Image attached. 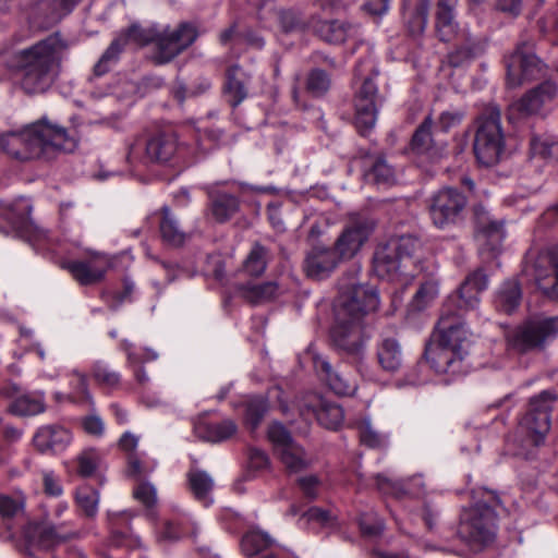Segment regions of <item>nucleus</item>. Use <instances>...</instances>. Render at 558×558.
Instances as JSON below:
<instances>
[{
  "label": "nucleus",
  "mask_w": 558,
  "mask_h": 558,
  "mask_svg": "<svg viewBox=\"0 0 558 558\" xmlns=\"http://www.w3.org/2000/svg\"><path fill=\"white\" fill-rule=\"evenodd\" d=\"M101 461L99 452L94 449L83 450L75 459L76 473L81 477H90L95 474Z\"/></svg>",
  "instance_id": "50"
},
{
  "label": "nucleus",
  "mask_w": 558,
  "mask_h": 558,
  "mask_svg": "<svg viewBox=\"0 0 558 558\" xmlns=\"http://www.w3.org/2000/svg\"><path fill=\"white\" fill-rule=\"evenodd\" d=\"M438 292L437 281L427 280L421 283L410 302V308L417 312L425 310L438 296Z\"/></svg>",
  "instance_id": "49"
},
{
  "label": "nucleus",
  "mask_w": 558,
  "mask_h": 558,
  "mask_svg": "<svg viewBox=\"0 0 558 558\" xmlns=\"http://www.w3.org/2000/svg\"><path fill=\"white\" fill-rule=\"evenodd\" d=\"M300 414L305 420L315 418L322 426L328 429H337L341 426L344 413L342 408L317 393L306 395L299 404Z\"/></svg>",
  "instance_id": "16"
},
{
  "label": "nucleus",
  "mask_w": 558,
  "mask_h": 558,
  "mask_svg": "<svg viewBox=\"0 0 558 558\" xmlns=\"http://www.w3.org/2000/svg\"><path fill=\"white\" fill-rule=\"evenodd\" d=\"M330 87L329 75L320 70L315 69L310 72L306 81V89L315 97L323 96Z\"/></svg>",
  "instance_id": "58"
},
{
  "label": "nucleus",
  "mask_w": 558,
  "mask_h": 558,
  "mask_svg": "<svg viewBox=\"0 0 558 558\" xmlns=\"http://www.w3.org/2000/svg\"><path fill=\"white\" fill-rule=\"evenodd\" d=\"M160 214L161 218L159 222V230L162 241L173 247L183 245L189 235L180 226L177 217L167 206L161 208Z\"/></svg>",
  "instance_id": "37"
},
{
  "label": "nucleus",
  "mask_w": 558,
  "mask_h": 558,
  "mask_svg": "<svg viewBox=\"0 0 558 558\" xmlns=\"http://www.w3.org/2000/svg\"><path fill=\"white\" fill-rule=\"evenodd\" d=\"M125 45L135 44L136 46L144 47L149 44L156 46L158 36V26L153 25L149 27H143L138 23H132L126 29L120 34Z\"/></svg>",
  "instance_id": "42"
},
{
  "label": "nucleus",
  "mask_w": 558,
  "mask_h": 558,
  "mask_svg": "<svg viewBox=\"0 0 558 558\" xmlns=\"http://www.w3.org/2000/svg\"><path fill=\"white\" fill-rule=\"evenodd\" d=\"M186 477L189 488L193 496L205 505L209 504L211 501L209 496L214 488V480L211 476L203 470L191 469Z\"/></svg>",
  "instance_id": "40"
},
{
  "label": "nucleus",
  "mask_w": 558,
  "mask_h": 558,
  "mask_svg": "<svg viewBox=\"0 0 558 558\" xmlns=\"http://www.w3.org/2000/svg\"><path fill=\"white\" fill-rule=\"evenodd\" d=\"M557 89V85L553 81L541 83L510 106L509 118L519 119L538 113L546 102L556 97Z\"/></svg>",
  "instance_id": "21"
},
{
  "label": "nucleus",
  "mask_w": 558,
  "mask_h": 558,
  "mask_svg": "<svg viewBox=\"0 0 558 558\" xmlns=\"http://www.w3.org/2000/svg\"><path fill=\"white\" fill-rule=\"evenodd\" d=\"M343 29H344V21L332 20L325 21L319 24L317 27V34L322 39L328 41L330 44H343Z\"/></svg>",
  "instance_id": "54"
},
{
  "label": "nucleus",
  "mask_w": 558,
  "mask_h": 558,
  "mask_svg": "<svg viewBox=\"0 0 558 558\" xmlns=\"http://www.w3.org/2000/svg\"><path fill=\"white\" fill-rule=\"evenodd\" d=\"M377 360L380 367L390 373L397 372L403 362L402 349L395 338H383L377 344Z\"/></svg>",
  "instance_id": "36"
},
{
  "label": "nucleus",
  "mask_w": 558,
  "mask_h": 558,
  "mask_svg": "<svg viewBox=\"0 0 558 558\" xmlns=\"http://www.w3.org/2000/svg\"><path fill=\"white\" fill-rule=\"evenodd\" d=\"M314 368L322 380L339 396L350 395L354 390V386L344 378L339 372L332 368L330 363L323 356L314 357Z\"/></svg>",
  "instance_id": "34"
},
{
  "label": "nucleus",
  "mask_w": 558,
  "mask_h": 558,
  "mask_svg": "<svg viewBox=\"0 0 558 558\" xmlns=\"http://www.w3.org/2000/svg\"><path fill=\"white\" fill-rule=\"evenodd\" d=\"M530 154L545 160H558V138L551 134H532Z\"/></svg>",
  "instance_id": "41"
},
{
  "label": "nucleus",
  "mask_w": 558,
  "mask_h": 558,
  "mask_svg": "<svg viewBox=\"0 0 558 558\" xmlns=\"http://www.w3.org/2000/svg\"><path fill=\"white\" fill-rule=\"evenodd\" d=\"M197 38V31L194 25L187 22L180 23L177 27H158L156 47L150 57L155 65H165L174 60L194 44Z\"/></svg>",
  "instance_id": "12"
},
{
  "label": "nucleus",
  "mask_w": 558,
  "mask_h": 558,
  "mask_svg": "<svg viewBox=\"0 0 558 558\" xmlns=\"http://www.w3.org/2000/svg\"><path fill=\"white\" fill-rule=\"evenodd\" d=\"M267 436L274 445L276 452L282 450V448L288 447V445L295 442L292 439L290 432L281 423L278 422H274L269 425Z\"/></svg>",
  "instance_id": "59"
},
{
  "label": "nucleus",
  "mask_w": 558,
  "mask_h": 558,
  "mask_svg": "<svg viewBox=\"0 0 558 558\" xmlns=\"http://www.w3.org/2000/svg\"><path fill=\"white\" fill-rule=\"evenodd\" d=\"M238 430L234 421L227 418L221 422L198 420L194 424L195 435L206 441L221 442L231 438Z\"/></svg>",
  "instance_id": "32"
},
{
  "label": "nucleus",
  "mask_w": 558,
  "mask_h": 558,
  "mask_svg": "<svg viewBox=\"0 0 558 558\" xmlns=\"http://www.w3.org/2000/svg\"><path fill=\"white\" fill-rule=\"evenodd\" d=\"M378 305L379 298L375 287L360 282L354 276L342 278L341 293L335 306V313L344 310L350 318L369 322V315L378 308Z\"/></svg>",
  "instance_id": "8"
},
{
  "label": "nucleus",
  "mask_w": 558,
  "mask_h": 558,
  "mask_svg": "<svg viewBox=\"0 0 558 558\" xmlns=\"http://www.w3.org/2000/svg\"><path fill=\"white\" fill-rule=\"evenodd\" d=\"M359 525L362 534L371 537L380 535L385 527L383 520L373 512L361 514Z\"/></svg>",
  "instance_id": "61"
},
{
  "label": "nucleus",
  "mask_w": 558,
  "mask_h": 558,
  "mask_svg": "<svg viewBox=\"0 0 558 558\" xmlns=\"http://www.w3.org/2000/svg\"><path fill=\"white\" fill-rule=\"evenodd\" d=\"M420 248V241L413 235H402L379 245L375 251L374 271L379 278L403 281L414 264L413 255Z\"/></svg>",
  "instance_id": "3"
},
{
  "label": "nucleus",
  "mask_w": 558,
  "mask_h": 558,
  "mask_svg": "<svg viewBox=\"0 0 558 558\" xmlns=\"http://www.w3.org/2000/svg\"><path fill=\"white\" fill-rule=\"evenodd\" d=\"M248 76L238 65L229 66L226 71L223 94L231 107L239 106L248 94Z\"/></svg>",
  "instance_id": "31"
},
{
  "label": "nucleus",
  "mask_w": 558,
  "mask_h": 558,
  "mask_svg": "<svg viewBox=\"0 0 558 558\" xmlns=\"http://www.w3.org/2000/svg\"><path fill=\"white\" fill-rule=\"evenodd\" d=\"M488 287V276L483 269L471 272L454 294L445 302L437 327L439 338L437 341L453 347L465 354L468 331L461 317L469 311L475 310L480 304V294Z\"/></svg>",
  "instance_id": "2"
},
{
  "label": "nucleus",
  "mask_w": 558,
  "mask_h": 558,
  "mask_svg": "<svg viewBox=\"0 0 558 558\" xmlns=\"http://www.w3.org/2000/svg\"><path fill=\"white\" fill-rule=\"evenodd\" d=\"M505 149L501 113L496 105L486 106L476 119L473 151L486 167L496 165Z\"/></svg>",
  "instance_id": "4"
},
{
  "label": "nucleus",
  "mask_w": 558,
  "mask_h": 558,
  "mask_svg": "<svg viewBox=\"0 0 558 558\" xmlns=\"http://www.w3.org/2000/svg\"><path fill=\"white\" fill-rule=\"evenodd\" d=\"M454 12H436V32L441 41H449L457 34Z\"/></svg>",
  "instance_id": "57"
},
{
  "label": "nucleus",
  "mask_w": 558,
  "mask_h": 558,
  "mask_svg": "<svg viewBox=\"0 0 558 558\" xmlns=\"http://www.w3.org/2000/svg\"><path fill=\"white\" fill-rule=\"evenodd\" d=\"M434 121L427 116L412 135L411 148L417 155H423L432 161H438L446 156V144L434 138L432 129Z\"/></svg>",
  "instance_id": "25"
},
{
  "label": "nucleus",
  "mask_w": 558,
  "mask_h": 558,
  "mask_svg": "<svg viewBox=\"0 0 558 558\" xmlns=\"http://www.w3.org/2000/svg\"><path fill=\"white\" fill-rule=\"evenodd\" d=\"M364 177L368 183L379 186H390L396 183L395 168L383 155L366 154L364 157Z\"/></svg>",
  "instance_id": "29"
},
{
  "label": "nucleus",
  "mask_w": 558,
  "mask_h": 558,
  "mask_svg": "<svg viewBox=\"0 0 558 558\" xmlns=\"http://www.w3.org/2000/svg\"><path fill=\"white\" fill-rule=\"evenodd\" d=\"M278 21L282 32L299 33L308 27V22L304 14L295 9L278 11Z\"/></svg>",
  "instance_id": "48"
},
{
  "label": "nucleus",
  "mask_w": 558,
  "mask_h": 558,
  "mask_svg": "<svg viewBox=\"0 0 558 558\" xmlns=\"http://www.w3.org/2000/svg\"><path fill=\"white\" fill-rule=\"evenodd\" d=\"M468 197L456 187H442L426 199L432 223L440 230L458 226L464 220Z\"/></svg>",
  "instance_id": "9"
},
{
  "label": "nucleus",
  "mask_w": 558,
  "mask_h": 558,
  "mask_svg": "<svg viewBox=\"0 0 558 558\" xmlns=\"http://www.w3.org/2000/svg\"><path fill=\"white\" fill-rule=\"evenodd\" d=\"M272 544L274 539L267 533L251 530L242 537L241 548L245 556L252 557L270 548Z\"/></svg>",
  "instance_id": "47"
},
{
  "label": "nucleus",
  "mask_w": 558,
  "mask_h": 558,
  "mask_svg": "<svg viewBox=\"0 0 558 558\" xmlns=\"http://www.w3.org/2000/svg\"><path fill=\"white\" fill-rule=\"evenodd\" d=\"M496 514L490 506L477 504L462 515L458 535L472 548H481L495 537Z\"/></svg>",
  "instance_id": "11"
},
{
  "label": "nucleus",
  "mask_w": 558,
  "mask_h": 558,
  "mask_svg": "<svg viewBox=\"0 0 558 558\" xmlns=\"http://www.w3.org/2000/svg\"><path fill=\"white\" fill-rule=\"evenodd\" d=\"M430 3L432 0H417L413 14L408 22L411 34L420 35L425 31L429 16Z\"/></svg>",
  "instance_id": "53"
},
{
  "label": "nucleus",
  "mask_w": 558,
  "mask_h": 558,
  "mask_svg": "<svg viewBox=\"0 0 558 558\" xmlns=\"http://www.w3.org/2000/svg\"><path fill=\"white\" fill-rule=\"evenodd\" d=\"M0 396L12 399L8 411L16 416H34L46 411L43 391H22L14 383H5L0 387Z\"/></svg>",
  "instance_id": "18"
},
{
  "label": "nucleus",
  "mask_w": 558,
  "mask_h": 558,
  "mask_svg": "<svg viewBox=\"0 0 558 558\" xmlns=\"http://www.w3.org/2000/svg\"><path fill=\"white\" fill-rule=\"evenodd\" d=\"M522 291L519 282L513 279L506 280L496 291L494 305L498 312L513 313L520 305Z\"/></svg>",
  "instance_id": "38"
},
{
  "label": "nucleus",
  "mask_w": 558,
  "mask_h": 558,
  "mask_svg": "<svg viewBox=\"0 0 558 558\" xmlns=\"http://www.w3.org/2000/svg\"><path fill=\"white\" fill-rule=\"evenodd\" d=\"M485 50L484 43L469 33L462 34L461 41L447 56L448 63L453 66H462L481 56Z\"/></svg>",
  "instance_id": "33"
},
{
  "label": "nucleus",
  "mask_w": 558,
  "mask_h": 558,
  "mask_svg": "<svg viewBox=\"0 0 558 558\" xmlns=\"http://www.w3.org/2000/svg\"><path fill=\"white\" fill-rule=\"evenodd\" d=\"M76 502L87 517H95L98 510L99 495L92 487H81L76 492Z\"/></svg>",
  "instance_id": "55"
},
{
  "label": "nucleus",
  "mask_w": 558,
  "mask_h": 558,
  "mask_svg": "<svg viewBox=\"0 0 558 558\" xmlns=\"http://www.w3.org/2000/svg\"><path fill=\"white\" fill-rule=\"evenodd\" d=\"M125 46L126 45L120 35L114 38L102 53L99 61L95 64L94 73L97 76H101L107 73L109 71V63L118 60L119 54L122 52Z\"/></svg>",
  "instance_id": "52"
},
{
  "label": "nucleus",
  "mask_w": 558,
  "mask_h": 558,
  "mask_svg": "<svg viewBox=\"0 0 558 558\" xmlns=\"http://www.w3.org/2000/svg\"><path fill=\"white\" fill-rule=\"evenodd\" d=\"M332 344L348 355L359 356L371 338V323L350 318L342 310L335 313V323L330 330Z\"/></svg>",
  "instance_id": "10"
},
{
  "label": "nucleus",
  "mask_w": 558,
  "mask_h": 558,
  "mask_svg": "<svg viewBox=\"0 0 558 558\" xmlns=\"http://www.w3.org/2000/svg\"><path fill=\"white\" fill-rule=\"evenodd\" d=\"M93 377L98 385L107 389H116L121 379L119 373L100 362L93 366Z\"/></svg>",
  "instance_id": "56"
},
{
  "label": "nucleus",
  "mask_w": 558,
  "mask_h": 558,
  "mask_svg": "<svg viewBox=\"0 0 558 558\" xmlns=\"http://www.w3.org/2000/svg\"><path fill=\"white\" fill-rule=\"evenodd\" d=\"M476 228L488 239L500 243L505 236L504 223L501 221L490 220L485 208L476 205L473 208Z\"/></svg>",
  "instance_id": "45"
},
{
  "label": "nucleus",
  "mask_w": 558,
  "mask_h": 558,
  "mask_svg": "<svg viewBox=\"0 0 558 558\" xmlns=\"http://www.w3.org/2000/svg\"><path fill=\"white\" fill-rule=\"evenodd\" d=\"M537 287L550 299L558 301V251L537 260L535 266Z\"/></svg>",
  "instance_id": "28"
},
{
  "label": "nucleus",
  "mask_w": 558,
  "mask_h": 558,
  "mask_svg": "<svg viewBox=\"0 0 558 558\" xmlns=\"http://www.w3.org/2000/svg\"><path fill=\"white\" fill-rule=\"evenodd\" d=\"M70 45L60 32L0 59V82L14 76L27 95L48 90L58 77Z\"/></svg>",
  "instance_id": "1"
},
{
  "label": "nucleus",
  "mask_w": 558,
  "mask_h": 558,
  "mask_svg": "<svg viewBox=\"0 0 558 558\" xmlns=\"http://www.w3.org/2000/svg\"><path fill=\"white\" fill-rule=\"evenodd\" d=\"M340 263L331 247L315 246L306 254L303 268L307 277L322 280L329 277Z\"/></svg>",
  "instance_id": "24"
},
{
  "label": "nucleus",
  "mask_w": 558,
  "mask_h": 558,
  "mask_svg": "<svg viewBox=\"0 0 558 558\" xmlns=\"http://www.w3.org/2000/svg\"><path fill=\"white\" fill-rule=\"evenodd\" d=\"M180 153L178 136L173 131L159 130L136 140L130 146L128 159L145 166L168 165Z\"/></svg>",
  "instance_id": "7"
},
{
  "label": "nucleus",
  "mask_w": 558,
  "mask_h": 558,
  "mask_svg": "<svg viewBox=\"0 0 558 558\" xmlns=\"http://www.w3.org/2000/svg\"><path fill=\"white\" fill-rule=\"evenodd\" d=\"M464 355L453 347L439 341L426 345L425 359L430 367L438 374L458 375L465 371Z\"/></svg>",
  "instance_id": "20"
},
{
  "label": "nucleus",
  "mask_w": 558,
  "mask_h": 558,
  "mask_svg": "<svg viewBox=\"0 0 558 558\" xmlns=\"http://www.w3.org/2000/svg\"><path fill=\"white\" fill-rule=\"evenodd\" d=\"M359 437L361 442L369 448L381 447L385 442V438L368 422L360 424Z\"/></svg>",
  "instance_id": "64"
},
{
  "label": "nucleus",
  "mask_w": 558,
  "mask_h": 558,
  "mask_svg": "<svg viewBox=\"0 0 558 558\" xmlns=\"http://www.w3.org/2000/svg\"><path fill=\"white\" fill-rule=\"evenodd\" d=\"M32 207L23 202L0 201V216L5 219L16 235L32 244L45 238V232L31 220Z\"/></svg>",
  "instance_id": "17"
},
{
  "label": "nucleus",
  "mask_w": 558,
  "mask_h": 558,
  "mask_svg": "<svg viewBox=\"0 0 558 558\" xmlns=\"http://www.w3.org/2000/svg\"><path fill=\"white\" fill-rule=\"evenodd\" d=\"M210 87V83L208 81H204L197 90H194V89H187L185 83L180 78V77H175V80L173 81L172 83V86H171V89H170V93L172 95V97L180 104L182 105L185 99L187 97H191V96H196L198 94H202L204 93L205 90H207L208 88Z\"/></svg>",
  "instance_id": "60"
},
{
  "label": "nucleus",
  "mask_w": 558,
  "mask_h": 558,
  "mask_svg": "<svg viewBox=\"0 0 558 558\" xmlns=\"http://www.w3.org/2000/svg\"><path fill=\"white\" fill-rule=\"evenodd\" d=\"M2 150L19 161L38 159L27 125L0 137Z\"/></svg>",
  "instance_id": "26"
},
{
  "label": "nucleus",
  "mask_w": 558,
  "mask_h": 558,
  "mask_svg": "<svg viewBox=\"0 0 558 558\" xmlns=\"http://www.w3.org/2000/svg\"><path fill=\"white\" fill-rule=\"evenodd\" d=\"M277 453L289 473H299L312 464V459L296 442L288 445Z\"/></svg>",
  "instance_id": "39"
},
{
  "label": "nucleus",
  "mask_w": 558,
  "mask_h": 558,
  "mask_svg": "<svg viewBox=\"0 0 558 558\" xmlns=\"http://www.w3.org/2000/svg\"><path fill=\"white\" fill-rule=\"evenodd\" d=\"M61 268L69 271L81 286H93L104 280L108 260L106 256L95 254L87 259L65 260Z\"/></svg>",
  "instance_id": "22"
},
{
  "label": "nucleus",
  "mask_w": 558,
  "mask_h": 558,
  "mask_svg": "<svg viewBox=\"0 0 558 558\" xmlns=\"http://www.w3.org/2000/svg\"><path fill=\"white\" fill-rule=\"evenodd\" d=\"M125 46L126 45L120 35L114 38L102 53L99 61L95 64L94 73L97 76H101L107 73L109 71V63L118 60L119 54L122 52Z\"/></svg>",
  "instance_id": "51"
},
{
  "label": "nucleus",
  "mask_w": 558,
  "mask_h": 558,
  "mask_svg": "<svg viewBox=\"0 0 558 558\" xmlns=\"http://www.w3.org/2000/svg\"><path fill=\"white\" fill-rule=\"evenodd\" d=\"M207 210L210 217L218 223H225L232 219L240 210V199L233 194L222 191L219 184L207 187Z\"/></svg>",
  "instance_id": "23"
},
{
  "label": "nucleus",
  "mask_w": 558,
  "mask_h": 558,
  "mask_svg": "<svg viewBox=\"0 0 558 558\" xmlns=\"http://www.w3.org/2000/svg\"><path fill=\"white\" fill-rule=\"evenodd\" d=\"M556 399V393L550 390H544L530 399L520 425L527 432L534 446L543 442L550 429V412Z\"/></svg>",
  "instance_id": "14"
},
{
  "label": "nucleus",
  "mask_w": 558,
  "mask_h": 558,
  "mask_svg": "<svg viewBox=\"0 0 558 558\" xmlns=\"http://www.w3.org/2000/svg\"><path fill=\"white\" fill-rule=\"evenodd\" d=\"M187 534L186 527L182 520H167L163 522L158 538L161 541H177Z\"/></svg>",
  "instance_id": "62"
},
{
  "label": "nucleus",
  "mask_w": 558,
  "mask_h": 558,
  "mask_svg": "<svg viewBox=\"0 0 558 558\" xmlns=\"http://www.w3.org/2000/svg\"><path fill=\"white\" fill-rule=\"evenodd\" d=\"M244 408V422L246 426L253 432L262 423L264 416L269 410V404L266 398L262 396H254L247 398L243 402Z\"/></svg>",
  "instance_id": "44"
},
{
  "label": "nucleus",
  "mask_w": 558,
  "mask_h": 558,
  "mask_svg": "<svg viewBox=\"0 0 558 558\" xmlns=\"http://www.w3.org/2000/svg\"><path fill=\"white\" fill-rule=\"evenodd\" d=\"M70 440V432L59 425H46L40 427L33 438L34 446L40 452L63 450Z\"/></svg>",
  "instance_id": "30"
},
{
  "label": "nucleus",
  "mask_w": 558,
  "mask_h": 558,
  "mask_svg": "<svg viewBox=\"0 0 558 558\" xmlns=\"http://www.w3.org/2000/svg\"><path fill=\"white\" fill-rule=\"evenodd\" d=\"M77 2L78 0H43L40 5L49 8V11L45 12L43 15L35 12V16L36 19L44 17L45 25H54L70 14Z\"/></svg>",
  "instance_id": "46"
},
{
  "label": "nucleus",
  "mask_w": 558,
  "mask_h": 558,
  "mask_svg": "<svg viewBox=\"0 0 558 558\" xmlns=\"http://www.w3.org/2000/svg\"><path fill=\"white\" fill-rule=\"evenodd\" d=\"M373 229V222L366 218L352 221L343 229L331 248L341 262L351 259L367 241Z\"/></svg>",
  "instance_id": "19"
},
{
  "label": "nucleus",
  "mask_w": 558,
  "mask_h": 558,
  "mask_svg": "<svg viewBox=\"0 0 558 558\" xmlns=\"http://www.w3.org/2000/svg\"><path fill=\"white\" fill-rule=\"evenodd\" d=\"M24 509V498L22 496L12 497L0 495V517L2 519H12Z\"/></svg>",
  "instance_id": "63"
},
{
  "label": "nucleus",
  "mask_w": 558,
  "mask_h": 558,
  "mask_svg": "<svg viewBox=\"0 0 558 558\" xmlns=\"http://www.w3.org/2000/svg\"><path fill=\"white\" fill-rule=\"evenodd\" d=\"M26 125L39 160L51 161L77 147L76 137L47 116Z\"/></svg>",
  "instance_id": "6"
},
{
  "label": "nucleus",
  "mask_w": 558,
  "mask_h": 558,
  "mask_svg": "<svg viewBox=\"0 0 558 558\" xmlns=\"http://www.w3.org/2000/svg\"><path fill=\"white\" fill-rule=\"evenodd\" d=\"M24 537L29 547L48 550L65 542L68 535L59 533L57 527L47 522H29L24 527Z\"/></svg>",
  "instance_id": "27"
},
{
  "label": "nucleus",
  "mask_w": 558,
  "mask_h": 558,
  "mask_svg": "<svg viewBox=\"0 0 558 558\" xmlns=\"http://www.w3.org/2000/svg\"><path fill=\"white\" fill-rule=\"evenodd\" d=\"M506 68L508 85L515 87L526 81L538 78L543 73L544 64L535 56L532 46L522 43L506 58Z\"/></svg>",
  "instance_id": "15"
},
{
  "label": "nucleus",
  "mask_w": 558,
  "mask_h": 558,
  "mask_svg": "<svg viewBox=\"0 0 558 558\" xmlns=\"http://www.w3.org/2000/svg\"><path fill=\"white\" fill-rule=\"evenodd\" d=\"M558 336V317L533 318L519 325L510 343L519 352L543 350Z\"/></svg>",
  "instance_id": "13"
},
{
  "label": "nucleus",
  "mask_w": 558,
  "mask_h": 558,
  "mask_svg": "<svg viewBox=\"0 0 558 558\" xmlns=\"http://www.w3.org/2000/svg\"><path fill=\"white\" fill-rule=\"evenodd\" d=\"M270 258L269 250L259 243H255L243 262V270L248 276L259 277L265 272Z\"/></svg>",
  "instance_id": "43"
},
{
  "label": "nucleus",
  "mask_w": 558,
  "mask_h": 558,
  "mask_svg": "<svg viewBox=\"0 0 558 558\" xmlns=\"http://www.w3.org/2000/svg\"><path fill=\"white\" fill-rule=\"evenodd\" d=\"M377 75L378 71L371 56L360 60L355 65L354 77L362 81L354 97L355 126L362 135L376 123L379 96L374 76Z\"/></svg>",
  "instance_id": "5"
},
{
  "label": "nucleus",
  "mask_w": 558,
  "mask_h": 558,
  "mask_svg": "<svg viewBox=\"0 0 558 558\" xmlns=\"http://www.w3.org/2000/svg\"><path fill=\"white\" fill-rule=\"evenodd\" d=\"M238 292L246 302L258 305L269 302L282 293V289L276 281H267L259 284H241Z\"/></svg>",
  "instance_id": "35"
}]
</instances>
